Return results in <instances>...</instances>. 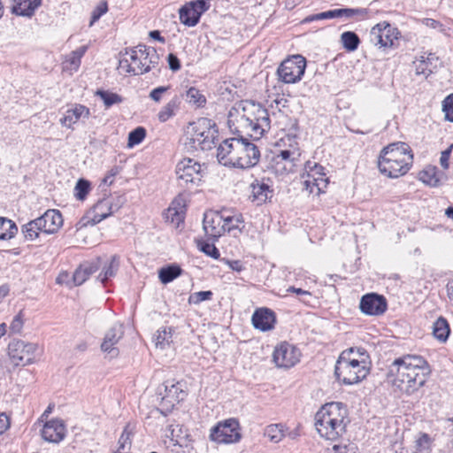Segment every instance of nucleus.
<instances>
[{"instance_id":"obj_33","label":"nucleus","mask_w":453,"mask_h":453,"mask_svg":"<svg viewBox=\"0 0 453 453\" xmlns=\"http://www.w3.org/2000/svg\"><path fill=\"white\" fill-rule=\"evenodd\" d=\"M182 273V269L178 265H171L162 267L158 272V278L163 284L172 282Z\"/></svg>"},{"instance_id":"obj_17","label":"nucleus","mask_w":453,"mask_h":453,"mask_svg":"<svg viewBox=\"0 0 453 453\" xmlns=\"http://www.w3.org/2000/svg\"><path fill=\"white\" fill-rule=\"evenodd\" d=\"M203 225L205 234L213 240H217L226 232L222 211L205 214Z\"/></svg>"},{"instance_id":"obj_24","label":"nucleus","mask_w":453,"mask_h":453,"mask_svg":"<svg viewBox=\"0 0 453 453\" xmlns=\"http://www.w3.org/2000/svg\"><path fill=\"white\" fill-rule=\"evenodd\" d=\"M89 110L84 105L76 104L73 108L66 111L65 116L60 119L63 126L71 127L73 124L76 123L81 117L88 118Z\"/></svg>"},{"instance_id":"obj_52","label":"nucleus","mask_w":453,"mask_h":453,"mask_svg":"<svg viewBox=\"0 0 453 453\" xmlns=\"http://www.w3.org/2000/svg\"><path fill=\"white\" fill-rule=\"evenodd\" d=\"M108 11L107 2H101L92 12L89 27H92Z\"/></svg>"},{"instance_id":"obj_1","label":"nucleus","mask_w":453,"mask_h":453,"mask_svg":"<svg viewBox=\"0 0 453 453\" xmlns=\"http://www.w3.org/2000/svg\"><path fill=\"white\" fill-rule=\"evenodd\" d=\"M429 373L428 364L422 357L404 355L393 361L387 376L393 387L411 395L425 385Z\"/></svg>"},{"instance_id":"obj_11","label":"nucleus","mask_w":453,"mask_h":453,"mask_svg":"<svg viewBox=\"0 0 453 453\" xmlns=\"http://www.w3.org/2000/svg\"><path fill=\"white\" fill-rule=\"evenodd\" d=\"M371 11L367 8H341L326 11L317 14L306 17L303 22H311L314 20L342 18L345 20L357 19L361 20L369 18Z\"/></svg>"},{"instance_id":"obj_13","label":"nucleus","mask_w":453,"mask_h":453,"mask_svg":"<svg viewBox=\"0 0 453 453\" xmlns=\"http://www.w3.org/2000/svg\"><path fill=\"white\" fill-rule=\"evenodd\" d=\"M301 357V352L296 346L283 342L275 347L273 360L277 367L288 369L295 366Z\"/></svg>"},{"instance_id":"obj_32","label":"nucleus","mask_w":453,"mask_h":453,"mask_svg":"<svg viewBox=\"0 0 453 453\" xmlns=\"http://www.w3.org/2000/svg\"><path fill=\"white\" fill-rule=\"evenodd\" d=\"M301 154L298 151H292L289 150H280L276 157L277 164H280V160L288 165L287 167L284 165V169L288 172H293V167L296 165V162L299 160Z\"/></svg>"},{"instance_id":"obj_16","label":"nucleus","mask_w":453,"mask_h":453,"mask_svg":"<svg viewBox=\"0 0 453 453\" xmlns=\"http://www.w3.org/2000/svg\"><path fill=\"white\" fill-rule=\"evenodd\" d=\"M124 331L120 324H114L104 334L101 343V350L109 355L111 358L117 357L119 354L116 345L122 339Z\"/></svg>"},{"instance_id":"obj_47","label":"nucleus","mask_w":453,"mask_h":453,"mask_svg":"<svg viewBox=\"0 0 453 453\" xmlns=\"http://www.w3.org/2000/svg\"><path fill=\"white\" fill-rule=\"evenodd\" d=\"M87 50V46H81L77 50L72 51L67 62L70 64V68L77 70L81 65V59Z\"/></svg>"},{"instance_id":"obj_44","label":"nucleus","mask_w":453,"mask_h":453,"mask_svg":"<svg viewBox=\"0 0 453 453\" xmlns=\"http://www.w3.org/2000/svg\"><path fill=\"white\" fill-rule=\"evenodd\" d=\"M90 190V182L85 179H79L74 187V196L77 200L83 201Z\"/></svg>"},{"instance_id":"obj_43","label":"nucleus","mask_w":453,"mask_h":453,"mask_svg":"<svg viewBox=\"0 0 453 453\" xmlns=\"http://www.w3.org/2000/svg\"><path fill=\"white\" fill-rule=\"evenodd\" d=\"M21 231L27 240L33 241L39 236L42 228L39 227L36 219H34L23 225Z\"/></svg>"},{"instance_id":"obj_19","label":"nucleus","mask_w":453,"mask_h":453,"mask_svg":"<svg viewBox=\"0 0 453 453\" xmlns=\"http://www.w3.org/2000/svg\"><path fill=\"white\" fill-rule=\"evenodd\" d=\"M65 436V426L61 419H51L42 429V437L49 442L58 443Z\"/></svg>"},{"instance_id":"obj_56","label":"nucleus","mask_w":453,"mask_h":453,"mask_svg":"<svg viewBox=\"0 0 453 453\" xmlns=\"http://www.w3.org/2000/svg\"><path fill=\"white\" fill-rule=\"evenodd\" d=\"M170 88L169 86H160L152 89L150 93V98L156 103H159L163 95Z\"/></svg>"},{"instance_id":"obj_64","label":"nucleus","mask_w":453,"mask_h":453,"mask_svg":"<svg viewBox=\"0 0 453 453\" xmlns=\"http://www.w3.org/2000/svg\"><path fill=\"white\" fill-rule=\"evenodd\" d=\"M10 427V418L5 413H0V435Z\"/></svg>"},{"instance_id":"obj_9","label":"nucleus","mask_w":453,"mask_h":453,"mask_svg":"<svg viewBox=\"0 0 453 453\" xmlns=\"http://www.w3.org/2000/svg\"><path fill=\"white\" fill-rule=\"evenodd\" d=\"M306 68V59L301 55H294L285 59L278 67L279 80L284 83H296L301 81Z\"/></svg>"},{"instance_id":"obj_18","label":"nucleus","mask_w":453,"mask_h":453,"mask_svg":"<svg viewBox=\"0 0 453 453\" xmlns=\"http://www.w3.org/2000/svg\"><path fill=\"white\" fill-rule=\"evenodd\" d=\"M35 219L39 227L42 228V232L45 234L57 232L63 224L62 215L58 210H48Z\"/></svg>"},{"instance_id":"obj_15","label":"nucleus","mask_w":453,"mask_h":453,"mask_svg":"<svg viewBox=\"0 0 453 453\" xmlns=\"http://www.w3.org/2000/svg\"><path fill=\"white\" fill-rule=\"evenodd\" d=\"M360 311L369 316H380L388 308L387 300L377 293H369L361 297Z\"/></svg>"},{"instance_id":"obj_8","label":"nucleus","mask_w":453,"mask_h":453,"mask_svg":"<svg viewBox=\"0 0 453 453\" xmlns=\"http://www.w3.org/2000/svg\"><path fill=\"white\" fill-rule=\"evenodd\" d=\"M179 187L193 190L200 186L203 178L202 165L192 158H183L175 169Z\"/></svg>"},{"instance_id":"obj_21","label":"nucleus","mask_w":453,"mask_h":453,"mask_svg":"<svg viewBox=\"0 0 453 453\" xmlns=\"http://www.w3.org/2000/svg\"><path fill=\"white\" fill-rule=\"evenodd\" d=\"M250 197L252 202H256L257 205L265 203L273 196V190L271 189L270 186L264 181L256 180L250 185Z\"/></svg>"},{"instance_id":"obj_14","label":"nucleus","mask_w":453,"mask_h":453,"mask_svg":"<svg viewBox=\"0 0 453 453\" xmlns=\"http://www.w3.org/2000/svg\"><path fill=\"white\" fill-rule=\"evenodd\" d=\"M399 32L389 23L382 22L375 25L370 31V41L380 47H391L394 40L398 39Z\"/></svg>"},{"instance_id":"obj_30","label":"nucleus","mask_w":453,"mask_h":453,"mask_svg":"<svg viewBox=\"0 0 453 453\" xmlns=\"http://www.w3.org/2000/svg\"><path fill=\"white\" fill-rule=\"evenodd\" d=\"M450 329L446 319L440 317L433 325V335L438 341L445 342L449 335Z\"/></svg>"},{"instance_id":"obj_45","label":"nucleus","mask_w":453,"mask_h":453,"mask_svg":"<svg viewBox=\"0 0 453 453\" xmlns=\"http://www.w3.org/2000/svg\"><path fill=\"white\" fill-rule=\"evenodd\" d=\"M186 101L196 106H203L206 99L197 88L192 87L186 92Z\"/></svg>"},{"instance_id":"obj_5","label":"nucleus","mask_w":453,"mask_h":453,"mask_svg":"<svg viewBox=\"0 0 453 453\" xmlns=\"http://www.w3.org/2000/svg\"><path fill=\"white\" fill-rule=\"evenodd\" d=\"M367 354L363 349L349 348L343 350L335 364L334 375L344 385L360 382L370 372Z\"/></svg>"},{"instance_id":"obj_46","label":"nucleus","mask_w":453,"mask_h":453,"mask_svg":"<svg viewBox=\"0 0 453 453\" xmlns=\"http://www.w3.org/2000/svg\"><path fill=\"white\" fill-rule=\"evenodd\" d=\"M146 136V129L142 127H138L132 130L128 134V147H134L140 144Z\"/></svg>"},{"instance_id":"obj_51","label":"nucleus","mask_w":453,"mask_h":453,"mask_svg":"<svg viewBox=\"0 0 453 453\" xmlns=\"http://www.w3.org/2000/svg\"><path fill=\"white\" fill-rule=\"evenodd\" d=\"M213 293L211 290L195 292L189 296V303L198 304L203 301L211 300Z\"/></svg>"},{"instance_id":"obj_57","label":"nucleus","mask_w":453,"mask_h":453,"mask_svg":"<svg viewBox=\"0 0 453 453\" xmlns=\"http://www.w3.org/2000/svg\"><path fill=\"white\" fill-rule=\"evenodd\" d=\"M128 425L124 428L119 440V449L124 450L127 445L131 444V432L128 431Z\"/></svg>"},{"instance_id":"obj_62","label":"nucleus","mask_w":453,"mask_h":453,"mask_svg":"<svg viewBox=\"0 0 453 453\" xmlns=\"http://www.w3.org/2000/svg\"><path fill=\"white\" fill-rule=\"evenodd\" d=\"M119 68L124 70L127 73L134 74V70L132 67V64H130L129 58L126 57L119 59Z\"/></svg>"},{"instance_id":"obj_26","label":"nucleus","mask_w":453,"mask_h":453,"mask_svg":"<svg viewBox=\"0 0 453 453\" xmlns=\"http://www.w3.org/2000/svg\"><path fill=\"white\" fill-rule=\"evenodd\" d=\"M180 98L178 96H173L157 113L160 122H166L168 119L175 116L180 109Z\"/></svg>"},{"instance_id":"obj_7","label":"nucleus","mask_w":453,"mask_h":453,"mask_svg":"<svg viewBox=\"0 0 453 453\" xmlns=\"http://www.w3.org/2000/svg\"><path fill=\"white\" fill-rule=\"evenodd\" d=\"M192 134L184 142L188 150H209L214 147L218 137V128L211 119L200 118L191 123Z\"/></svg>"},{"instance_id":"obj_41","label":"nucleus","mask_w":453,"mask_h":453,"mask_svg":"<svg viewBox=\"0 0 453 453\" xmlns=\"http://www.w3.org/2000/svg\"><path fill=\"white\" fill-rule=\"evenodd\" d=\"M96 95L103 100L106 108L123 102L121 96L107 90H97Z\"/></svg>"},{"instance_id":"obj_35","label":"nucleus","mask_w":453,"mask_h":453,"mask_svg":"<svg viewBox=\"0 0 453 453\" xmlns=\"http://www.w3.org/2000/svg\"><path fill=\"white\" fill-rule=\"evenodd\" d=\"M119 265V257L116 255L112 256L110 263L103 268V271L100 273L97 279L103 284H105L109 279L116 275Z\"/></svg>"},{"instance_id":"obj_63","label":"nucleus","mask_w":453,"mask_h":453,"mask_svg":"<svg viewBox=\"0 0 453 453\" xmlns=\"http://www.w3.org/2000/svg\"><path fill=\"white\" fill-rule=\"evenodd\" d=\"M312 184L317 188L318 194L322 192L323 188L326 187L327 180L324 177H314Z\"/></svg>"},{"instance_id":"obj_3","label":"nucleus","mask_w":453,"mask_h":453,"mask_svg":"<svg viewBox=\"0 0 453 453\" xmlns=\"http://www.w3.org/2000/svg\"><path fill=\"white\" fill-rule=\"evenodd\" d=\"M223 141L217 152L219 162L229 167L242 169L251 168L257 165L260 151L257 147L250 142L242 134Z\"/></svg>"},{"instance_id":"obj_27","label":"nucleus","mask_w":453,"mask_h":453,"mask_svg":"<svg viewBox=\"0 0 453 453\" xmlns=\"http://www.w3.org/2000/svg\"><path fill=\"white\" fill-rule=\"evenodd\" d=\"M165 218L167 221L175 224L179 226L180 223L184 221L185 211L184 206H181L180 203L173 201L169 208L165 212Z\"/></svg>"},{"instance_id":"obj_61","label":"nucleus","mask_w":453,"mask_h":453,"mask_svg":"<svg viewBox=\"0 0 453 453\" xmlns=\"http://www.w3.org/2000/svg\"><path fill=\"white\" fill-rule=\"evenodd\" d=\"M302 178L303 180V184L304 189L306 191H308L310 194L313 193L315 188L312 184L313 181H312V178H311V173L303 174Z\"/></svg>"},{"instance_id":"obj_58","label":"nucleus","mask_w":453,"mask_h":453,"mask_svg":"<svg viewBox=\"0 0 453 453\" xmlns=\"http://www.w3.org/2000/svg\"><path fill=\"white\" fill-rule=\"evenodd\" d=\"M452 148L453 144H451L448 149L443 150L441 154L440 164L443 169L449 168V159L451 154Z\"/></svg>"},{"instance_id":"obj_2","label":"nucleus","mask_w":453,"mask_h":453,"mask_svg":"<svg viewBox=\"0 0 453 453\" xmlns=\"http://www.w3.org/2000/svg\"><path fill=\"white\" fill-rule=\"evenodd\" d=\"M228 125L234 134L246 133L257 140L270 129L268 111L253 101H241L230 110Z\"/></svg>"},{"instance_id":"obj_55","label":"nucleus","mask_w":453,"mask_h":453,"mask_svg":"<svg viewBox=\"0 0 453 453\" xmlns=\"http://www.w3.org/2000/svg\"><path fill=\"white\" fill-rule=\"evenodd\" d=\"M200 250L212 258H219L220 256L219 250L214 244L203 242L201 244Z\"/></svg>"},{"instance_id":"obj_53","label":"nucleus","mask_w":453,"mask_h":453,"mask_svg":"<svg viewBox=\"0 0 453 453\" xmlns=\"http://www.w3.org/2000/svg\"><path fill=\"white\" fill-rule=\"evenodd\" d=\"M442 111L445 113V119L453 122V94L448 96L442 102Z\"/></svg>"},{"instance_id":"obj_20","label":"nucleus","mask_w":453,"mask_h":453,"mask_svg":"<svg viewBox=\"0 0 453 453\" xmlns=\"http://www.w3.org/2000/svg\"><path fill=\"white\" fill-rule=\"evenodd\" d=\"M251 320L255 328L265 332L273 328L275 313L268 308H260L255 311Z\"/></svg>"},{"instance_id":"obj_60","label":"nucleus","mask_w":453,"mask_h":453,"mask_svg":"<svg viewBox=\"0 0 453 453\" xmlns=\"http://www.w3.org/2000/svg\"><path fill=\"white\" fill-rule=\"evenodd\" d=\"M287 292L296 293L297 296H301L300 300H302L303 303H306L305 297L311 296V292H309L307 290H303L299 288H295V287H289L287 289Z\"/></svg>"},{"instance_id":"obj_39","label":"nucleus","mask_w":453,"mask_h":453,"mask_svg":"<svg viewBox=\"0 0 453 453\" xmlns=\"http://www.w3.org/2000/svg\"><path fill=\"white\" fill-rule=\"evenodd\" d=\"M341 42L345 50L354 51L358 48L360 39L355 32L347 31L341 35Z\"/></svg>"},{"instance_id":"obj_36","label":"nucleus","mask_w":453,"mask_h":453,"mask_svg":"<svg viewBox=\"0 0 453 453\" xmlns=\"http://www.w3.org/2000/svg\"><path fill=\"white\" fill-rule=\"evenodd\" d=\"M18 232L16 224L5 218H0V240H10Z\"/></svg>"},{"instance_id":"obj_38","label":"nucleus","mask_w":453,"mask_h":453,"mask_svg":"<svg viewBox=\"0 0 453 453\" xmlns=\"http://www.w3.org/2000/svg\"><path fill=\"white\" fill-rule=\"evenodd\" d=\"M173 328L168 326H163L157 331L156 335V346L160 349H165L166 346H169L172 342L173 338Z\"/></svg>"},{"instance_id":"obj_25","label":"nucleus","mask_w":453,"mask_h":453,"mask_svg":"<svg viewBox=\"0 0 453 453\" xmlns=\"http://www.w3.org/2000/svg\"><path fill=\"white\" fill-rule=\"evenodd\" d=\"M146 51L142 57V60L144 63V66L141 69V72L146 73L150 70L157 68L159 65L160 58L155 48L147 47L145 45Z\"/></svg>"},{"instance_id":"obj_54","label":"nucleus","mask_w":453,"mask_h":453,"mask_svg":"<svg viewBox=\"0 0 453 453\" xmlns=\"http://www.w3.org/2000/svg\"><path fill=\"white\" fill-rule=\"evenodd\" d=\"M23 325H24L23 313L20 311L16 316H14V318L10 325V331L12 334H20L21 330L23 328Z\"/></svg>"},{"instance_id":"obj_37","label":"nucleus","mask_w":453,"mask_h":453,"mask_svg":"<svg viewBox=\"0 0 453 453\" xmlns=\"http://www.w3.org/2000/svg\"><path fill=\"white\" fill-rule=\"evenodd\" d=\"M265 435L272 442L278 443L286 437V431L281 424H272L266 426Z\"/></svg>"},{"instance_id":"obj_4","label":"nucleus","mask_w":453,"mask_h":453,"mask_svg":"<svg viewBox=\"0 0 453 453\" xmlns=\"http://www.w3.org/2000/svg\"><path fill=\"white\" fill-rule=\"evenodd\" d=\"M349 423L346 406L338 402L323 405L315 415V426L321 437L335 441L346 433Z\"/></svg>"},{"instance_id":"obj_29","label":"nucleus","mask_w":453,"mask_h":453,"mask_svg":"<svg viewBox=\"0 0 453 453\" xmlns=\"http://www.w3.org/2000/svg\"><path fill=\"white\" fill-rule=\"evenodd\" d=\"M180 382L173 383V381H165L164 384L165 394L162 396V400H166L169 403L180 402L183 398L180 396L183 394V390L180 388Z\"/></svg>"},{"instance_id":"obj_10","label":"nucleus","mask_w":453,"mask_h":453,"mask_svg":"<svg viewBox=\"0 0 453 453\" xmlns=\"http://www.w3.org/2000/svg\"><path fill=\"white\" fill-rule=\"evenodd\" d=\"M37 349L36 343L14 340L8 345V355L15 366H26L35 363Z\"/></svg>"},{"instance_id":"obj_42","label":"nucleus","mask_w":453,"mask_h":453,"mask_svg":"<svg viewBox=\"0 0 453 453\" xmlns=\"http://www.w3.org/2000/svg\"><path fill=\"white\" fill-rule=\"evenodd\" d=\"M223 212L225 231L230 232L234 229H239L240 225L243 223V218L242 214L235 213L234 215H227L225 211Z\"/></svg>"},{"instance_id":"obj_6","label":"nucleus","mask_w":453,"mask_h":453,"mask_svg":"<svg viewBox=\"0 0 453 453\" xmlns=\"http://www.w3.org/2000/svg\"><path fill=\"white\" fill-rule=\"evenodd\" d=\"M413 161L411 150L404 142L391 143L383 148L378 159L380 172L389 177L398 178L408 173Z\"/></svg>"},{"instance_id":"obj_22","label":"nucleus","mask_w":453,"mask_h":453,"mask_svg":"<svg viewBox=\"0 0 453 453\" xmlns=\"http://www.w3.org/2000/svg\"><path fill=\"white\" fill-rule=\"evenodd\" d=\"M180 20L188 27H195L200 20L199 12L191 2H187L179 11Z\"/></svg>"},{"instance_id":"obj_23","label":"nucleus","mask_w":453,"mask_h":453,"mask_svg":"<svg viewBox=\"0 0 453 453\" xmlns=\"http://www.w3.org/2000/svg\"><path fill=\"white\" fill-rule=\"evenodd\" d=\"M145 51L144 44H138L134 48L126 49L125 55L129 57L130 64H132V67L134 70V75L142 74L141 69L144 66V63L142 60V57Z\"/></svg>"},{"instance_id":"obj_31","label":"nucleus","mask_w":453,"mask_h":453,"mask_svg":"<svg viewBox=\"0 0 453 453\" xmlns=\"http://www.w3.org/2000/svg\"><path fill=\"white\" fill-rule=\"evenodd\" d=\"M42 2H17L12 7V12L18 16L32 17Z\"/></svg>"},{"instance_id":"obj_49","label":"nucleus","mask_w":453,"mask_h":453,"mask_svg":"<svg viewBox=\"0 0 453 453\" xmlns=\"http://www.w3.org/2000/svg\"><path fill=\"white\" fill-rule=\"evenodd\" d=\"M93 213L106 214V218L111 215V203L107 199L99 200L92 208Z\"/></svg>"},{"instance_id":"obj_59","label":"nucleus","mask_w":453,"mask_h":453,"mask_svg":"<svg viewBox=\"0 0 453 453\" xmlns=\"http://www.w3.org/2000/svg\"><path fill=\"white\" fill-rule=\"evenodd\" d=\"M167 61H168L169 68L172 71L176 72L180 69V62L179 58L174 54L170 53L167 57Z\"/></svg>"},{"instance_id":"obj_34","label":"nucleus","mask_w":453,"mask_h":453,"mask_svg":"<svg viewBox=\"0 0 453 453\" xmlns=\"http://www.w3.org/2000/svg\"><path fill=\"white\" fill-rule=\"evenodd\" d=\"M419 180L430 187H438L441 184L437 168L433 166H428L421 171Z\"/></svg>"},{"instance_id":"obj_40","label":"nucleus","mask_w":453,"mask_h":453,"mask_svg":"<svg viewBox=\"0 0 453 453\" xmlns=\"http://www.w3.org/2000/svg\"><path fill=\"white\" fill-rule=\"evenodd\" d=\"M106 219V214L93 213L92 209L83 216L77 223L78 229L86 227L88 225L94 226Z\"/></svg>"},{"instance_id":"obj_50","label":"nucleus","mask_w":453,"mask_h":453,"mask_svg":"<svg viewBox=\"0 0 453 453\" xmlns=\"http://www.w3.org/2000/svg\"><path fill=\"white\" fill-rule=\"evenodd\" d=\"M327 453H358V449L354 443L335 444L331 449H327Z\"/></svg>"},{"instance_id":"obj_48","label":"nucleus","mask_w":453,"mask_h":453,"mask_svg":"<svg viewBox=\"0 0 453 453\" xmlns=\"http://www.w3.org/2000/svg\"><path fill=\"white\" fill-rule=\"evenodd\" d=\"M431 447V439L428 434H423L415 441L416 453H426Z\"/></svg>"},{"instance_id":"obj_28","label":"nucleus","mask_w":453,"mask_h":453,"mask_svg":"<svg viewBox=\"0 0 453 453\" xmlns=\"http://www.w3.org/2000/svg\"><path fill=\"white\" fill-rule=\"evenodd\" d=\"M97 270V266L91 264H83L80 265L73 274V283L74 286H80Z\"/></svg>"},{"instance_id":"obj_12","label":"nucleus","mask_w":453,"mask_h":453,"mask_svg":"<svg viewBox=\"0 0 453 453\" xmlns=\"http://www.w3.org/2000/svg\"><path fill=\"white\" fill-rule=\"evenodd\" d=\"M239 423L234 418H230L223 423H219L211 430L210 438L219 443H233L240 440L238 432Z\"/></svg>"}]
</instances>
